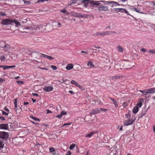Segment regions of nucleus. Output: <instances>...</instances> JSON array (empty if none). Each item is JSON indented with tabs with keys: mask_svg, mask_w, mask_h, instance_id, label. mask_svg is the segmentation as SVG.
Returning <instances> with one entry per match:
<instances>
[{
	"mask_svg": "<svg viewBox=\"0 0 155 155\" xmlns=\"http://www.w3.org/2000/svg\"><path fill=\"white\" fill-rule=\"evenodd\" d=\"M127 117V119L125 120L124 122V124L125 126H128L132 124L135 120V118L134 119H130V115L126 114Z\"/></svg>",
	"mask_w": 155,
	"mask_h": 155,
	"instance_id": "nucleus-1",
	"label": "nucleus"
},
{
	"mask_svg": "<svg viewBox=\"0 0 155 155\" xmlns=\"http://www.w3.org/2000/svg\"><path fill=\"white\" fill-rule=\"evenodd\" d=\"M13 23V20L11 19H5L2 21V23L4 25H12Z\"/></svg>",
	"mask_w": 155,
	"mask_h": 155,
	"instance_id": "nucleus-2",
	"label": "nucleus"
},
{
	"mask_svg": "<svg viewBox=\"0 0 155 155\" xmlns=\"http://www.w3.org/2000/svg\"><path fill=\"white\" fill-rule=\"evenodd\" d=\"M8 133L4 131H0V139L5 140L8 138Z\"/></svg>",
	"mask_w": 155,
	"mask_h": 155,
	"instance_id": "nucleus-3",
	"label": "nucleus"
},
{
	"mask_svg": "<svg viewBox=\"0 0 155 155\" xmlns=\"http://www.w3.org/2000/svg\"><path fill=\"white\" fill-rule=\"evenodd\" d=\"M69 14L72 16L77 17H82V15L80 13L76 12L74 11H72L69 13Z\"/></svg>",
	"mask_w": 155,
	"mask_h": 155,
	"instance_id": "nucleus-4",
	"label": "nucleus"
},
{
	"mask_svg": "<svg viewBox=\"0 0 155 155\" xmlns=\"http://www.w3.org/2000/svg\"><path fill=\"white\" fill-rule=\"evenodd\" d=\"M98 9L100 11H106L108 10V8L107 6L101 5L98 7Z\"/></svg>",
	"mask_w": 155,
	"mask_h": 155,
	"instance_id": "nucleus-5",
	"label": "nucleus"
},
{
	"mask_svg": "<svg viewBox=\"0 0 155 155\" xmlns=\"http://www.w3.org/2000/svg\"><path fill=\"white\" fill-rule=\"evenodd\" d=\"M106 35H107V32L104 31L97 32L94 35V36H104Z\"/></svg>",
	"mask_w": 155,
	"mask_h": 155,
	"instance_id": "nucleus-6",
	"label": "nucleus"
},
{
	"mask_svg": "<svg viewBox=\"0 0 155 155\" xmlns=\"http://www.w3.org/2000/svg\"><path fill=\"white\" fill-rule=\"evenodd\" d=\"M89 3L90 4V6L93 7H96V6L99 5L100 4V3H98V1H94L92 0H91Z\"/></svg>",
	"mask_w": 155,
	"mask_h": 155,
	"instance_id": "nucleus-7",
	"label": "nucleus"
},
{
	"mask_svg": "<svg viewBox=\"0 0 155 155\" xmlns=\"http://www.w3.org/2000/svg\"><path fill=\"white\" fill-rule=\"evenodd\" d=\"M8 127V124H0V129L3 130H7Z\"/></svg>",
	"mask_w": 155,
	"mask_h": 155,
	"instance_id": "nucleus-8",
	"label": "nucleus"
},
{
	"mask_svg": "<svg viewBox=\"0 0 155 155\" xmlns=\"http://www.w3.org/2000/svg\"><path fill=\"white\" fill-rule=\"evenodd\" d=\"M53 89V88L51 86L46 87L43 89V90L47 92H49L52 91Z\"/></svg>",
	"mask_w": 155,
	"mask_h": 155,
	"instance_id": "nucleus-9",
	"label": "nucleus"
},
{
	"mask_svg": "<svg viewBox=\"0 0 155 155\" xmlns=\"http://www.w3.org/2000/svg\"><path fill=\"white\" fill-rule=\"evenodd\" d=\"M147 94H153L155 93V88H152L147 89Z\"/></svg>",
	"mask_w": 155,
	"mask_h": 155,
	"instance_id": "nucleus-10",
	"label": "nucleus"
},
{
	"mask_svg": "<svg viewBox=\"0 0 155 155\" xmlns=\"http://www.w3.org/2000/svg\"><path fill=\"white\" fill-rule=\"evenodd\" d=\"M100 112L99 109L96 108L91 110L90 113V114H95L97 113Z\"/></svg>",
	"mask_w": 155,
	"mask_h": 155,
	"instance_id": "nucleus-11",
	"label": "nucleus"
},
{
	"mask_svg": "<svg viewBox=\"0 0 155 155\" xmlns=\"http://www.w3.org/2000/svg\"><path fill=\"white\" fill-rule=\"evenodd\" d=\"M74 65L72 64H68L66 67V69L67 70H70L73 68Z\"/></svg>",
	"mask_w": 155,
	"mask_h": 155,
	"instance_id": "nucleus-12",
	"label": "nucleus"
},
{
	"mask_svg": "<svg viewBox=\"0 0 155 155\" xmlns=\"http://www.w3.org/2000/svg\"><path fill=\"white\" fill-rule=\"evenodd\" d=\"M71 83L72 84H75L76 86L80 88H81V86L77 82L74 80H72Z\"/></svg>",
	"mask_w": 155,
	"mask_h": 155,
	"instance_id": "nucleus-13",
	"label": "nucleus"
},
{
	"mask_svg": "<svg viewBox=\"0 0 155 155\" xmlns=\"http://www.w3.org/2000/svg\"><path fill=\"white\" fill-rule=\"evenodd\" d=\"M91 0H84L82 1V2L84 3V6L87 7L89 3V2Z\"/></svg>",
	"mask_w": 155,
	"mask_h": 155,
	"instance_id": "nucleus-14",
	"label": "nucleus"
},
{
	"mask_svg": "<svg viewBox=\"0 0 155 155\" xmlns=\"http://www.w3.org/2000/svg\"><path fill=\"white\" fill-rule=\"evenodd\" d=\"M122 77V76L121 75H117L112 77L110 78L111 79L113 80H116L117 79H120Z\"/></svg>",
	"mask_w": 155,
	"mask_h": 155,
	"instance_id": "nucleus-15",
	"label": "nucleus"
},
{
	"mask_svg": "<svg viewBox=\"0 0 155 155\" xmlns=\"http://www.w3.org/2000/svg\"><path fill=\"white\" fill-rule=\"evenodd\" d=\"M50 152L53 155H55L56 153L55 149L53 147L50 148L49 149Z\"/></svg>",
	"mask_w": 155,
	"mask_h": 155,
	"instance_id": "nucleus-16",
	"label": "nucleus"
},
{
	"mask_svg": "<svg viewBox=\"0 0 155 155\" xmlns=\"http://www.w3.org/2000/svg\"><path fill=\"white\" fill-rule=\"evenodd\" d=\"M95 133V132H91L88 134H86L85 135L86 137L91 138L92 136Z\"/></svg>",
	"mask_w": 155,
	"mask_h": 155,
	"instance_id": "nucleus-17",
	"label": "nucleus"
},
{
	"mask_svg": "<svg viewBox=\"0 0 155 155\" xmlns=\"http://www.w3.org/2000/svg\"><path fill=\"white\" fill-rule=\"evenodd\" d=\"M87 65L88 66H90V67L91 68L95 67V65L93 64L92 62L91 61H88Z\"/></svg>",
	"mask_w": 155,
	"mask_h": 155,
	"instance_id": "nucleus-18",
	"label": "nucleus"
},
{
	"mask_svg": "<svg viewBox=\"0 0 155 155\" xmlns=\"http://www.w3.org/2000/svg\"><path fill=\"white\" fill-rule=\"evenodd\" d=\"M41 54V57L47 58L50 60H51L53 59V58L49 56L43 54Z\"/></svg>",
	"mask_w": 155,
	"mask_h": 155,
	"instance_id": "nucleus-19",
	"label": "nucleus"
},
{
	"mask_svg": "<svg viewBox=\"0 0 155 155\" xmlns=\"http://www.w3.org/2000/svg\"><path fill=\"white\" fill-rule=\"evenodd\" d=\"M139 110V108L137 106H134L133 110V112L134 114H137Z\"/></svg>",
	"mask_w": 155,
	"mask_h": 155,
	"instance_id": "nucleus-20",
	"label": "nucleus"
},
{
	"mask_svg": "<svg viewBox=\"0 0 155 155\" xmlns=\"http://www.w3.org/2000/svg\"><path fill=\"white\" fill-rule=\"evenodd\" d=\"M133 9L134 11H135L137 12L140 13L142 14H143V12L138 8H133Z\"/></svg>",
	"mask_w": 155,
	"mask_h": 155,
	"instance_id": "nucleus-21",
	"label": "nucleus"
},
{
	"mask_svg": "<svg viewBox=\"0 0 155 155\" xmlns=\"http://www.w3.org/2000/svg\"><path fill=\"white\" fill-rule=\"evenodd\" d=\"M3 67L2 68H3V69L4 70L7 69H8L10 68H14L15 67V65L13 66H4L3 65H2Z\"/></svg>",
	"mask_w": 155,
	"mask_h": 155,
	"instance_id": "nucleus-22",
	"label": "nucleus"
},
{
	"mask_svg": "<svg viewBox=\"0 0 155 155\" xmlns=\"http://www.w3.org/2000/svg\"><path fill=\"white\" fill-rule=\"evenodd\" d=\"M3 47L4 48V51H8L10 48V46L8 44H5Z\"/></svg>",
	"mask_w": 155,
	"mask_h": 155,
	"instance_id": "nucleus-23",
	"label": "nucleus"
},
{
	"mask_svg": "<svg viewBox=\"0 0 155 155\" xmlns=\"http://www.w3.org/2000/svg\"><path fill=\"white\" fill-rule=\"evenodd\" d=\"M109 98L113 101L114 104L115 105V106L116 107H117L118 106V104L117 101L114 99H112L110 97Z\"/></svg>",
	"mask_w": 155,
	"mask_h": 155,
	"instance_id": "nucleus-24",
	"label": "nucleus"
},
{
	"mask_svg": "<svg viewBox=\"0 0 155 155\" xmlns=\"http://www.w3.org/2000/svg\"><path fill=\"white\" fill-rule=\"evenodd\" d=\"M13 22H14L17 27L21 26L20 22L15 19L13 20Z\"/></svg>",
	"mask_w": 155,
	"mask_h": 155,
	"instance_id": "nucleus-25",
	"label": "nucleus"
},
{
	"mask_svg": "<svg viewBox=\"0 0 155 155\" xmlns=\"http://www.w3.org/2000/svg\"><path fill=\"white\" fill-rule=\"evenodd\" d=\"M117 49L118 51L120 52H122L124 50L123 48L121 46H119L117 47Z\"/></svg>",
	"mask_w": 155,
	"mask_h": 155,
	"instance_id": "nucleus-26",
	"label": "nucleus"
},
{
	"mask_svg": "<svg viewBox=\"0 0 155 155\" xmlns=\"http://www.w3.org/2000/svg\"><path fill=\"white\" fill-rule=\"evenodd\" d=\"M147 113V111L146 110L142 111L140 114V117H142L143 116L145 115Z\"/></svg>",
	"mask_w": 155,
	"mask_h": 155,
	"instance_id": "nucleus-27",
	"label": "nucleus"
},
{
	"mask_svg": "<svg viewBox=\"0 0 155 155\" xmlns=\"http://www.w3.org/2000/svg\"><path fill=\"white\" fill-rule=\"evenodd\" d=\"M54 23H55L56 25V27L58 28H59L61 26V23L59 22H57L56 21H55Z\"/></svg>",
	"mask_w": 155,
	"mask_h": 155,
	"instance_id": "nucleus-28",
	"label": "nucleus"
},
{
	"mask_svg": "<svg viewBox=\"0 0 155 155\" xmlns=\"http://www.w3.org/2000/svg\"><path fill=\"white\" fill-rule=\"evenodd\" d=\"M120 12L122 13L125 12L126 13L127 15H130V14H129V12L127 10H126L125 9L121 8V10Z\"/></svg>",
	"mask_w": 155,
	"mask_h": 155,
	"instance_id": "nucleus-29",
	"label": "nucleus"
},
{
	"mask_svg": "<svg viewBox=\"0 0 155 155\" xmlns=\"http://www.w3.org/2000/svg\"><path fill=\"white\" fill-rule=\"evenodd\" d=\"M61 12L64 14H66L68 15L69 14V13L65 9L61 10Z\"/></svg>",
	"mask_w": 155,
	"mask_h": 155,
	"instance_id": "nucleus-30",
	"label": "nucleus"
},
{
	"mask_svg": "<svg viewBox=\"0 0 155 155\" xmlns=\"http://www.w3.org/2000/svg\"><path fill=\"white\" fill-rule=\"evenodd\" d=\"M76 145L75 144H73L71 145L69 147V149L71 150H72L75 147Z\"/></svg>",
	"mask_w": 155,
	"mask_h": 155,
	"instance_id": "nucleus-31",
	"label": "nucleus"
},
{
	"mask_svg": "<svg viewBox=\"0 0 155 155\" xmlns=\"http://www.w3.org/2000/svg\"><path fill=\"white\" fill-rule=\"evenodd\" d=\"M0 60L2 61H5V58L4 55H2L0 57Z\"/></svg>",
	"mask_w": 155,
	"mask_h": 155,
	"instance_id": "nucleus-32",
	"label": "nucleus"
},
{
	"mask_svg": "<svg viewBox=\"0 0 155 155\" xmlns=\"http://www.w3.org/2000/svg\"><path fill=\"white\" fill-rule=\"evenodd\" d=\"M140 91L143 94L145 95H147V89L143 91Z\"/></svg>",
	"mask_w": 155,
	"mask_h": 155,
	"instance_id": "nucleus-33",
	"label": "nucleus"
},
{
	"mask_svg": "<svg viewBox=\"0 0 155 155\" xmlns=\"http://www.w3.org/2000/svg\"><path fill=\"white\" fill-rule=\"evenodd\" d=\"M4 146L3 143L0 140V148H3Z\"/></svg>",
	"mask_w": 155,
	"mask_h": 155,
	"instance_id": "nucleus-34",
	"label": "nucleus"
},
{
	"mask_svg": "<svg viewBox=\"0 0 155 155\" xmlns=\"http://www.w3.org/2000/svg\"><path fill=\"white\" fill-rule=\"evenodd\" d=\"M106 32H107V35L112 34L116 33L114 31H106Z\"/></svg>",
	"mask_w": 155,
	"mask_h": 155,
	"instance_id": "nucleus-35",
	"label": "nucleus"
},
{
	"mask_svg": "<svg viewBox=\"0 0 155 155\" xmlns=\"http://www.w3.org/2000/svg\"><path fill=\"white\" fill-rule=\"evenodd\" d=\"M24 2L25 4L26 5H30L31 4V2L29 1H26L25 0H22Z\"/></svg>",
	"mask_w": 155,
	"mask_h": 155,
	"instance_id": "nucleus-36",
	"label": "nucleus"
},
{
	"mask_svg": "<svg viewBox=\"0 0 155 155\" xmlns=\"http://www.w3.org/2000/svg\"><path fill=\"white\" fill-rule=\"evenodd\" d=\"M30 117L31 118L35 120L39 121H40V120H39L38 119L32 116H30Z\"/></svg>",
	"mask_w": 155,
	"mask_h": 155,
	"instance_id": "nucleus-37",
	"label": "nucleus"
},
{
	"mask_svg": "<svg viewBox=\"0 0 155 155\" xmlns=\"http://www.w3.org/2000/svg\"><path fill=\"white\" fill-rule=\"evenodd\" d=\"M16 82L18 84V85H21L24 84V82L22 81H17Z\"/></svg>",
	"mask_w": 155,
	"mask_h": 155,
	"instance_id": "nucleus-38",
	"label": "nucleus"
},
{
	"mask_svg": "<svg viewBox=\"0 0 155 155\" xmlns=\"http://www.w3.org/2000/svg\"><path fill=\"white\" fill-rule=\"evenodd\" d=\"M148 51L150 53L155 54V50H149Z\"/></svg>",
	"mask_w": 155,
	"mask_h": 155,
	"instance_id": "nucleus-39",
	"label": "nucleus"
},
{
	"mask_svg": "<svg viewBox=\"0 0 155 155\" xmlns=\"http://www.w3.org/2000/svg\"><path fill=\"white\" fill-rule=\"evenodd\" d=\"M51 68L53 70H55L57 69V67L53 65H51Z\"/></svg>",
	"mask_w": 155,
	"mask_h": 155,
	"instance_id": "nucleus-40",
	"label": "nucleus"
},
{
	"mask_svg": "<svg viewBox=\"0 0 155 155\" xmlns=\"http://www.w3.org/2000/svg\"><path fill=\"white\" fill-rule=\"evenodd\" d=\"M61 114L62 115V116H63L64 115L67 114V112L65 110H63L61 111Z\"/></svg>",
	"mask_w": 155,
	"mask_h": 155,
	"instance_id": "nucleus-41",
	"label": "nucleus"
},
{
	"mask_svg": "<svg viewBox=\"0 0 155 155\" xmlns=\"http://www.w3.org/2000/svg\"><path fill=\"white\" fill-rule=\"evenodd\" d=\"M113 5H112V7H114V6H117V2L115 1H113Z\"/></svg>",
	"mask_w": 155,
	"mask_h": 155,
	"instance_id": "nucleus-42",
	"label": "nucleus"
},
{
	"mask_svg": "<svg viewBox=\"0 0 155 155\" xmlns=\"http://www.w3.org/2000/svg\"><path fill=\"white\" fill-rule=\"evenodd\" d=\"M142 103L141 102H139V103H138L137 104V106L139 107H140L142 106Z\"/></svg>",
	"mask_w": 155,
	"mask_h": 155,
	"instance_id": "nucleus-43",
	"label": "nucleus"
},
{
	"mask_svg": "<svg viewBox=\"0 0 155 155\" xmlns=\"http://www.w3.org/2000/svg\"><path fill=\"white\" fill-rule=\"evenodd\" d=\"M21 139V138H15V140L16 141H17L18 143H20V142L19 141Z\"/></svg>",
	"mask_w": 155,
	"mask_h": 155,
	"instance_id": "nucleus-44",
	"label": "nucleus"
},
{
	"mask_svg": "<svg viewBox=\"0 0 155 155\" xmlns=\"http://www.w3.org/2000/svg\"><path fill=\"white\" fill-rule=\"evenodd\" d=\"M62 116L61 114L60 113V114L56 116V117L59 118H61L62 117Z\"/></svg>",
	"mask_w": 155,
	"mask_h": 155,
	"instance_id": "nucleus-45",
	"label": "nucleus"
},
{
	"mask_svg": "<svg viewBox=\"0 0 155 155\" xmlns=\"http://www.w3.org/2000/svg\"><path fill=\"white\" fill-rule=\"evenodd\" d=\"M113 1H110V2L107 1V2H107V4L108 5H110V4H112L113 5Z\"/></svg>",
	"mask_w": 155,
	"mask_h": 155,
	"instance_id": "nucleus-46",
	"label": "nucleus"
},
{
	"mask_svg": "<svg viewBox=\"0 0 155 155\" xmlns=\"http://www.w3.org/2000/svg\"><path fill=\"white\" fill-rule=\"evenodd\" d=\"M2 114L3 115H8V113H7L5 111H2Z\"/></svg>",
	"mask_w": 155,
	"mask_h": 155,
	"instance_id": "nucleus-47",
	"label": "nucleus"
},
{
	"mask_svg": "<svg viewBox=\"0 0 155 155\" xmlns=\"http://www.w3.org/2000/svg\"><path fill=\"white\" fill-rule=\"evenodd\" d=\"M114 9L118 12H120L121 10V8H115Z\"/></svg>",
	"mask_w": 155,
	"mask_h": 155,
	"instance_id": "nucleus-48",
	"label": "nucleus"
},
{
	"mask_svg": "<svg viewBox=\"0 0 155 155\" xmlns=\"http://www.w3.org/2000/svg\"><path fill=\"white\" fill-rule=\"evenodd\" d=\"M141 51L143 52H145L146 51V50L144 48H142L141 49Z\"/></svg>",
	"mask_w": 155,
	"mask_h": 155,
	"instance_id": "nucleus-49",
	"label": "nucleus"
},
{
	"mask_svg": "<svg viewBox=\"0 0 155 155\" xmlns=\"http://www.w3.org/2000/svg\"><path fill=\"white\" fill-rule=\"evenodd\" d=\"M71 124V123H66L64 124L62 126V127L64 126L67 125H70Z\"/></svg>",
	"mask_w": 155,
	"mask_h": 155,
	"instance_id": "nucleus-50",
	"label": "nucleus"
},
{
	"mask_svg": "<svg viewBox=\"0 0 155 155\" xmlns=\"http://www.w3.org/2000/svg\"><path fill=\"white\" fill-rule=\"evenodd\" d=\"M100 109L102 110V111H107L108 110L107 109H104V108H100Z\"/></svg>",
	"mask_w": 155,
	"mask_h": 155,
	"instance_id": "nucleus-51",
	"label": "nucleus"
},
{
	"mask_svg": "<svg viewBox=\"0 0 155 155\" xmlns=\"http://www.w3.org/2000/svg\"><path fill=\"white\" fill-rule=\"evenodd\" d=\"M6 15V14L5 13H0V16L1 15L2 16H5Z\"/></svg>",
	"mask_w": 155,
	"mask_h": 155,
	"instance_id": "nucleus-52",
	"label": "nucleus"
},
{
	"mask_svg": "<svg viewBox=\"0 0 155 155\" xmlns=\"http://www.w3.org/2000/svg\"><path fill=\"white\" fill-rule=\"evenodd\" d=\"M32 94L33 95L35 96L36 97H38V95L37 93H32Z\"/></svg>",
	"mask_w": 155,
	"mask_h": 155,
	"instance_id": "nucleus-53",
	"label": "nucleus"
},
{
	"mask_svg": "<svg viewBox=\"0 0 155 155\" xmlns=\"http://www.w3.org/2000/svg\"><path fill=\"white\" fill-rule=\"evenodd\" d=\"M71 153L70 151H68L67 154L66 155H71Z\"/></svg>",
	"mask_w": 155,
	"mask_h": 155,
	"instance_id": "nucleus-54",
	"label": "nucleus"
},
{
	"mask_svg": "<svg viewBox=\"0 0 155 155\" xmlns=\"http://www.w3.org/2000/svg\"><path fill=\"white\" fill-rule=\"evenodd\" d=\"M75 2H76L75 1H73L72 2L70 3L69 5L70 6H71L72 4H75Z\"/></svg>",
	"mask_w": 155,
	"mask_h": 155,
	"instance_id": "nucleus-55",
	"label": "nucleus"
},
{
	"mask_svg": "<svg viewBox=\"0 0 155 155\" xmlns=\"http://www.w3.org/2000/svg\"><path fill=\"white\" fill-rule=\"evenodd\" d=\"M17 99H15L14 101V104H17Z\"/></svg>",
	"mask_w": 155,
	"mask_h": 155,
	"instance_id": "nucleus-56",
	"label": "nucleus"
},
{
	"mask_svg": "<svg viewBox=\"0 0 155 155\" xmlns=\"http://www.w3.org/2000/svg\"><path fill=\"white\" fill-rule=\"evenodd\" d=\"M0 119H1L2 120H5V118L3 117H0Z\"/></svg>",
	"mask_w": 155,
	"mask_h": 155,
	"instance_id": "nucleus-57",
	"label": "nucleus"
},
{
	"mask_svg": "<svg viewBox=\"0 0 155 155\" xmlns=\"http://www.w3.org/2000/svg\"><path fill=\"white\" fill-rule=\"evenodd\" d=\"M15 106L14 107V108L15 110H17L18 109V107H17V104H15Z\"/></svg>",
	"mask_w": 155,
	"mask_h": 155,
	"instance_id": "nucleus-58",
	"label": "nucleus"
},
{
	"mask_svg": "<svg viewBox=\"0 0 155 155\" xmlns=\"http://www.w3.org/2000/svg\"><path fill=\"white\" fill-rule=\"evenodd\" d=\"M52 112L49 110H47V113L49 114L50 113H51Z\"/></svg>",
	"mask_w": 155,
	"mask_h": 155,
	"instance_id": "nucleus-59",
	"label": "nucleus"
},
{
	"mask_svg": "<svg viewBox=\"0 0 155 155\" xmlns=\"http://www.w3.org/2000/svg\"><path fill=\"white\" fill-rule=\"evenodd\" d=\"M81 52L82 53H84L85 54H87L88 53L87 51H81Z\"/></svg>",
	"mask_w": 155,
	"mask_h": 155,
	"instance_id": "nucleus-60",
	"label": "nucleus"
},
{
	"mask_svg": "<svg viewBox=\"0 0 155 155\" xmlns=\"http://www.w3.org/2000/svg\"><path fill=\"white\" fill-rule=\"evenodd\" d=\"M24 104L25 105H27L29 104V103L28 102H24Z\"/></svg>",
	"mask_w": 155,
	"mask_h": 155,
	"instance_id": "nucleus-61",
	"label": "nucleus"
},
{
	"mask_svg": "<svg viewBox=\"0 0 155 155\" xmlns=\"http://www.w3.org/2000/svg\"><path fill=\"white\" fill-rule=\"evenodd\" d=\"M153 131L154 132V133H155V126H153Z\"/></svg>",
	"mask_w": 155,
	"mask_h": 155,
	"instance_id": "nucleus-62",
	"label": "nucleus"
},
{
	"mask_svg": "<svg viewBox=\"0 0 155 155\" xmlns=\"http://www.w3.org/2000/svg\"><path fill=\"white\" fill-rule=\"evenodd\" d=\"M31 100H32L33 103H35L36 101V100L33 99V98H31Z\"/></svg>",
	"mask_w": 155,
	"mask_h": 155,
	"instance_id": "nucleus-63",
	"label": "nucleus"
},
{
	"mask_svg": "<svg viewBox=\"0 0 155 155\" xmlns=\"http://www.w3.org/2000/svg\"><path fill=\"white\" fill-rule=\"evenodd\" d=\"M5 110L7 112L9 111V110H8V109L6 108V107H5Z\"/></svg>",
	"mask_w": 155,
	"mask_h": 155,
	"instance_id": "nucleus-64",
	"label": "nucleus"
}]
</instances>
